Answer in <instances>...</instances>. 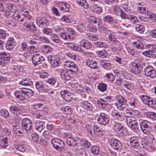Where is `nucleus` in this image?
<instances>
[{
	"label": "nucleus",
	"mask_w": 156,
	"mask_h": 156,
	"mask_svg": "<svg viewBox=\"0 0 156 156\" xmlns=\"http://www.w3.org/2000/svg\"><path fill=\"white\" fill-rule=\"evenodd\" d=\"M146 63L140 59L138 60V62H132L130 64V70L132 73L138 74L142 71L144 66H146Z\"/></svg>",
	"instance_id": "nucleus-1"
},
{
	"label": "nucleus",
	"mask_w": 156,
	"mask_h": 156,
	"mask_svg": "<svg viewBox=\"0 0 156 156\" xmlns=\"http://www.w3.org/2000/svg\"><path fill=\"white\" fill-rule=\"evenodd\" d=\"M53 147L58 151H61L65 147V143L63 141L58 138H53L51 141Z\"/></svg>",
	"instance_id": "nucleus-2"
},
{
	"label": "nucleus",
	"mask_w": 156,
	"mask_h": 156,
	"mask_svg": "<svg viewBox=\"0 0 156 156\" xmlns=\"http://www.w3.org/2000/svg\"><path fill=\"white\" fill-rule=\"evenodd\" d=\"M63 66L66 68H69L68 70L74 74L77 73L79 70L77 65L72 61H66L63 63Z\"/></svg>",
	"instance_id": "nucleus-3"
},
{
	"label": "nucleus",
	"mask_w": 156,
	"mask_h": 156,
	"mask_svg": "<svg viewBox=\"0 0 156 156\" xmlns=\"http://www.w3.org/2000/svg\"><path fill=\"white\" fill-rule=\"evenodd\" d=\"M10 59L9 54L5 52H0V65L2 66L7 67Z\"/></svg>",
	"instance_id": "nucleus-4"
},
{
	"label": "nucleus",
	"mask_w": 156,
	"mask_h": 156,
	"mask_svg": "<svg viewBox=\"0 0 156 156\" xmlns=\"http://www.w3.org/2000/svg\"><path fill=\"white\" fill-rule=\"evenodd\" d=\"M110 117L106 114L101 112L98 115L97 121L98 122L102 125H105L108 124L110 121Z\"/></svg>",
	"instance_id": "nucleus-5"
},
{
	"label": "nucleus",
	"mask_w": 156,
	"mask_h": 156,
	"mask_svg": "<svg viewBox=\"0 0 156 156\" xmlns=\"http://www.w3.org/2000/svg\"><path fill=\"white\" fill-rule=\"evenodd\" d=\"M145 75L151 78H154L156 76V71L152 66L149 65L145 67L144 69Z\"/></svg>",
	"instance_id": "nucleus-6"
},
{
	"label": "nucleus",
	"mask_w": 156,
	"mask_h": 156,
	"mask_svg": "<svg viewBox=\"0 0 156 156\" xmlns=\"http://www.w3.org/2000/svg\"><path fill=\"white\" fill-rule=\"evenodd\" d=\"M31 60L33 65L36 66L41 64L45 59L43 56L40 54L36 53L32 55Z\"/></svg>",
	"instance_id": "nucleus-7"
},
{
	"label": "nucleus",
	"mask_w": 156,
	"mask_h": 156,
	"mask_svg": "<svg viewBox=\"0 0 156 156\" xmlns=\"http://www.w3.org/2000/svg\"><path fill=\"white\" fill-rule=\"evenodd\" d=\"M48 60L54 67L59 66L61 62L59 57L55 55H49L48 57Z\"/></svg>",
	"instance_id": "nucleus-8"
},
{
	"label": "nucleus",
	"mask_w": 156,
	"mask_h": 156,
	"mask_svg": "<svg viewBox=\"0 0 156 156\" xmlns=\"http://www.w3.org/2000/svg\"><path fill=\"white\" fill-rule=\"evenodd\" d=\"M21 126L23 130L26 131L30 130L32 127V122L28 118H24L21 122Z\"/></svg>",
	"instance_id": "nucleus-9"
},
{
	"label": "nucleus",
	"mask_w": 156,
	"mask_h": 156,
	"mask_svg": "<svg viewBox=\"0 0 156 156\" xmlns=\"http://www.w3.org/2000/svg\"><path fill=\"white\" fill-rule=\"evenodd\" d=\"M110 144L112 148L116 151L120 150L122 148L121 142L119 140L114 138L111 139Z\"/></svg>",
	"instance_id": "nucleus-10"
},
{
	"label": "nucleus",
	"mask_w": 156,
	"mask_h": 156,
	"mask_svg": "<svg viewBox=\"0 0 156 156\" xmlns=\"http://www.w3.org/2000/svg\"><path fill=\"white\" fill-rule=\"evenodd\" d=\"M70 134V133H66L67 138L66 142L69 146L76 147L78 145L77 141L74 138L71 136Z\"/></svg>",
	"instance_id": "nucleus-11"
},
{
	"label": "nucleus",
	"mask_w": 156,
	"mask_h": 156,
	"mask_svg": "<svg viewBox=\"0 0 156 156\" xmlns=\"http://www.w3.org/2000/svg\"><path fill=\"white\" fill-rule=\"evenodd\" d=\"M9 72L14 74L15 75H18L23 71V68L20 66H12L8 69Z\"/></svg>",
	"instance_id": "nucleus-12"
},
{
	"label": "nucleus",
	"mask_w": 156,
	"mask_h": 156,
	"mask_svg": "<svg viewBox=\"0 0 156 156\" xmlns=\"http://www.w3.org/2000/svg\"><path fill=\"white\" fill-rule=\"evenodd\" d=\"M35 85L37 90L40 92H46L48 90L46 85L44 84L42 81H36Z\"/></svg>",
	"instance_id": "nucleus-13"
},
{
	"label": "nucleus",
	"mask_w": 156,
	"mask_h": 156,
	"mask_svg": "<svg viewBox=\"0 0 156 156\" xmlns=\"http://www.w3.org/2000/svg\"><path fill=\"white\" fill-rule=\"evenodd\" d=\"M70 71L67 69H61L60 70V76L64 80H69L72 78V74L70 73Z\"/></svg>",
	"instance_id": "nucleus-14"
},
{
	"label": "nucleus",
	"mask_w": 156,
	"mask_h": 156,
	"mask_svg": "<svg viewBox=\"0 0 156 156\" xmlns=\"http://www.w3.org/2000/svg\"><path fill=\"white\" fill-rule=\"evenodd\" d=\"M140 98L142 101L146 105L153 107L154 103V101L149 96L142 95L140 96Z\"/></svg>",
	"instance_id": "nucleus-15"
},
{
	"label": "nucleus",
	"mask_w": 156,
	"mask_h": 156,
	"mask_svg": "<svg viewBox=\"0 0 156 156\" xmlns=\"http://www.w3.org/2000/svg\"><path fill=\"white\" fill-rule=\"evenodd\" d=\"M22 107L18 105H13L9 107V109L11 112L14 115H19L22 111Z\"/></svg>",
	"instance_id": "nucleus-16"
},
{
	"label": "nucleus",
	"mask_w": 156,
	"mask_h": 156,
	"mask_svg": "<svg viewBox=\"0 0 156 156\" xmlns=\"http://www.w3.org/2000/svg\"><path fill=\"white\" fill-rule=\"evenodd\" d=\"M60 94L62 98L67 102L70 101L73 99L71 93L69 90H62L61 91Z\"/></svg>",
	"instance_id": "nucleus-17"
},
{
	"label": "nucleus",
	"mask_w": 156,
	"mask_h": 156,
	"mask_svg": "<svg viewBox=\"0 0 156 156\" xmlns=\"http://www.w3.org/2000/svg\"><path fill=\"white\" fill-rule=\"evenodd\" d=\"M23 26L27 31H29L34 32L37 30L36 26L33 22H25L23 24Z\"/></svg>",
	"instance_id": "nucleus-18"
},
{
	"label": "nucleus",
	"mask_w": 156,
	"mask_h": 156,
	"mask_svg": "<svg viewBox=\"0 0 156 156\" xmlns=\"http://www.w3.org/2000/svg\"><path fill=\"white\" fill-rule=\"evenodd\" d=\"M80 45L81 47L86 49H90L92 46V43L88 40L83 39L80 42Z\"/></svg>",
	"instance_id": "nucleus-19"
},
{
	"label": "nucleus",
	"mask_w": 156,
	"mask_h": 156,
	"mask_svg": "<svg viewBox=\"0 0 156 156\" xmlns=\"http://www.w3.org/2000/svg\"><path fill=\"white\" fill-rule=\"evenodd\" d=\"M36 22L37 25L41 27L46 26L49 24L48 20L46 18L38 17L36 19Z\"/></svg>",
	"instance_id": "nucleus-20"
},
{
	"label": "nucleus",
	"mask_w": 156,
	"mask_h": 156,
	"mask_svg": "<svg viewBox=\"0 0 156 156\" xmlns=\"http://www.w3.org/2000/svg\"><path fill=\"white\" fill-rule=\"evenodd\" d=\"M81 107L86 111H91L93 109L92 104L87 101H83L81 102Z\"/></svg>",
	"instance_id": "nucleus-21"
},
{
	"label": "nucleus",
	"mask_w": 156,
	"mask_h": 156,
	"mask_svg": "<svg viewBox=\"0 0 156 156\" xmlns=\"http://www.w3.org/2000/svg\"><path fill=\"white\" fill-rule=\"evenodd\" d=\"M15 41L14 38L10 37L8 38L5 44V48L7 50L10 51L12 50L15 46Z\"/></svg>",
	"instance_id": "nucleus-22"
},
{
	"label": "nucleus",
	"mask_w": 156,
	"mask_h": 156,
	"mask_svg": "<svg viewBox=\"0 0 156 156\" xmlns=\"http://www.w3.org/2000/svg\"><path fill=\"white\" fill-rule=\"evenodd\" d=\"M86 63L87 66L91 68L98 69L99 68L97 62L91 58L87 59Z\"/></svg>",
	"instance_id": "nucleus-23"
},
{
	"label": "nucleus",
	"mask_w": 156,
	"mask_h": 156,
	"mask_svg": "<svg viewBox=\"0 0 156 156\" xmlns=\"http://www.w3.org/2000/svg\"><path fill=\"white\" fill-rule=\"evenodd\" d=\"M112 115L115 119L119 121H123L125 117L122 113L119 112L118 111L114 110L112 112Z\"/></svg>",
	"instance_id": "nucleus-24"
},
{
	"label": "nucleus",
	"mask_w": 156,
	"mask_h": 156,
	"mask_svg": "<svg viewBox=\"0 0 156 156\" xmlns=\"http://www.w3.org/2000/svg\"><path fill=\"white\" fill-rule=\"evenodd\" d=\"M116 36L115 33L113 32H111L108 35V39L109 41L113 42V44L117 45H119L120 44V42L117 40L116 38Z\"/></svg>",
	"instance_id": "nucleus-25"
},
{
	"label": "nucleus",
	"mask_w": 156,
	"mask_h": 156,
	"mask_svg": "<svg viewBox=\"0 0 156 156\" xmlns=\"http://www.w3.org/2000/svg\"><path fill=\"white\" fill-rule=\"evenodd\" d=\"M16 98L20 100H23L25 99L24 90L20 89L16 91L14 93Z\"/></svg>",
	"instance_id": "nucleus-26"
},
{
	"label": "nucleus",
	"mask_w": 156,
	"mask_h": 156,
	"mask_svg": "<svg viewBox=\"0 0 156 156\" xmlns=\"http://www.w3.org/2000/svg\"><path fill=\"white\" fill-rule=\"evenodd\" d=\"M93 131L95 136H101L103 134V131L99 127L97 123H94L93 125Z\"/></svg>",
	"instance_id": "nucleus-27"
},
{
	"label": "nucleus",
	"mask_w": 156,
	"mask_h": 156,
	"mask_svg": "<svg viewBox=\"0 0 156 156\" xmlns=\"http://www.w3.org/2000/svg\"><path fill=\"white\" fill-rule=\"evenodd\" d=\"M33 108L35 110L40 111L47 112V108L41 103H34L33 105Z\"/></svg>",
	"instance_id": "nucleus-28"
},
{
	"label": "nucleus",
	"mask_w": 156,
	"mask_h": 156,
	"mask_svg": "<svg viewBox=\"0 0 156 156\" xmlns=\"http://www.w3.org/2000/svg\"><path fill=\"white\" fill-rule=\"evenodd\" d=\"M139 139L136 137H132L129 139L130 144V146L135 148L137 147L140 144Z\"/></svg>",
	"instance_id": "nucleus-29"
},
{
	"label": "nucleus",
	"mask_w": 156,
	"mask_h": 156,
	"mask_svg": "<svg viewBox=\"0 0 156 156\" xmlns=\"http://www.w3.org/2000/svg\"><path fill=\"white\" fill-rule=\"evenodd\" d=\"M98 106L102 109H105L108 105V102L104 98H99L97 101Z\"/></svg>",
	"instance_id": "nucleus-30"
},
{
	"label": "nucleus",
	"mask_w": 156,
	"mask_h": 156,
	"mask_svg": "<svg viewBox=\"0 0 156 156\" xmlns=\"http://www.w3.org/2000/svg\"><path fill=\"white\" fill-rule=\"evenodd\" d=\"M121 5L125 11L127 12H132V10L129 6V1L127 0H122Z\"/></svg>",
	"instance_id": "nucleus-31"
},
{
	"label": "nucleus",
	"mask_w": 156,
	"mask_h": 156,
	"mask_svg": "<svg viewBox=\"0 0 156 156\" xmlns=\"http://www.w3.org/2000/svg\"><path fill=\"white\" fill-rule=\"evenodd\" d=\"M33 80L29 78H24L20 81L19 83L24 86H30L33 84Z\"/></svg>",
	"instance_id": "nucleus-32"
},
{
	"label": "nucleus",
	"mask_w": 156,
	"mask_h": 156,
	"mask_svg": "<svg viewBox=\"0 0 156 156\" xmlns=\"http://www.w3.org/2000/svg\"><path fill=\"white\" fill-rule=\"evenodd\" d=\"M127 124L128 126L135 132H137L139 131L140 130L138 127V122L136 120L134 121L133 122H131V123L130 122L127 123Z\"/></svg>",
	"instance_id": "nucleus-33"
},
{
	"label": "nucleus",
	"mask_w": 156,
	"mask_h": 156,
	"mask_svg": "<svg viewBox=\"0 0 156 156\" xmlns=\"http://www.w3.org/2000/svg\"><path fill=\"white\" fill-rule=\"evenodd\" d=\"M111 126L114 128L115 131L118 132L122 130L123 127L119 123L116 122L113 120L111 121Z\"/></svg>",
	"instance_id": "nucleus-34"
},
{
	"label": "nucleus",
	"mask_w": 156,
	"mask_h": 156,
	"mask_svg": "<svg viewBox=\"0 0 156 156\" xmlns=\"http://www.w3.org/2000/svg\"><path fill=\"white\" fill-rule=\"evenodd\" d=\"M45 124V122L42 121H37L35 124V129L38 131L41 132L45 128L44 125Z\"/></svg>",
	"instance_id": "nucleus-35"
},
{
	"label": "nucleus",
	"mask_w": 156,
	"mask_h": 156,
	"mask_svg": "<svg viewBox=\"0 0 156 156\" xmlns=\"http://www.w3.org/2000/svg\"><path fill=\"white\" fill-rule=\"evenodd\" d=\"M101 65L106 70L110 69L112 67V64L109 62L108 61L106 60H103L100 61Z\"/></svg>",
	"instance_id": "nucleus-36"
},
{
	"label": "nucleus",
	"mask_w": 156,
	"mask_h": 156,
	"mask_svg": "<svg viewBox=\"0 0 156 156\" xmlns=\"http://www.w3.org/2000/svg\"><path fill=\"white\" fill-rule=\"evenodd\" d=\"M20 6L18 5H15L13 4H9L8 5V9L9 11L13 13H14L15 11L21 12V9H18Z\"/></svg>",
	"instance_id": "nucleus-37"
},
{
	"label": "nucleus",
	"mask_w": 156,
	"mask_h": 156,
	"mask_svg": "<svg viewBox=\"0 0 156 156\" xmlns=\"http://www.w3.org/2000/svg\"><path fill=\"white\" fill-rule=\"evenodd\" d=\"M8 137H0V146L3 148H6L8 146Z\"/></svg>",
	"instance_id": "nucleus-38"
},
{
	"label": "nucleus",
	"mask_w": 156,
	"mask_h": 156,
	"mask_svg": "<svg viewBox=\"0 0 156 156\" xmlns=\"http://www.w3.org/2000/svg\"><path fill=\"white\" fill-rule=\"evenodd\" d=\"M133 45L134 47L138 49L146 50V45L147 44H144L141 42L137 41L134 42L133 43Z\"/></svg>",
	"instance_id": "nucleus-39"
},
{
	"label": "nucleus",
	"mask_w": 156,
	"mask_h": 156,
	"mask_svg": "<svg viewBox=\"0 0 156 156\" xmlns=\"http://www.w3.org/2000/svg\"><path fill=\"white\" fill-rule=\"evenodd\" d=\"M80 144L83 147L86 149H89L91 146L90 143L84 138L80 140Z\"/></svg>",
	"instance_id": "nucleus-40"
},
{
	"label": "nucleus",
	"mask_w": 156,
	"mask_h": 156,
	"mask_svg": "<svg viewBox=\"0 0 156 156\" xmlns=\"http://www.w3.org/2000/svg\"><path fill=\"white\" fill-rule=\"evenodd\" d=\"M60 5L61 6H59V9L65 12H68L70 6L69 4L64 2H61Z\"/></svg>",
	"instance_id": "nucleus-41"
},
{
	"label": "nucleus",
	"mask_w": 156,
	"mask_h": 156,
	"mask_svg": "<svg viewBox=\"0 0 156 156\" xmlns=\"http://www.w3.org/2000/svg\"><path fill=\"white\" fill-rule=\"evenodd\" d=\"M94 44L96 47L100 48H106L108 47V45L106 43L100 41L94 42Z\"/></svg>",
	"instance_id": "nucleus-42"
},
{
	"label": "nucleus",
	"mask_w": 156,
	"mask_h": 156,
	"mask_svg": "<svg viewBox=\"0 0 156 156\" xmlns=\"http://www.w3.org/2000/svg\"><path fill=\"white\" fill-rule=\"evenodd\" d=\"M141 130L144 133L148 135H149L151 138L152 137V140L154 139V137L153 136V135L150 134V133L151 131V129L150 127L147 126L141 129Z\"/></svg>",
	"instance_id": "nucleus-43"
},
{
	"label": "nucleus",
	"mask_w": 156,
	"mask_h": 156,
	"mask_svg": "<svg viewBox=\"0 0 156 156\" xmlns=\"http://www.w3.org/2000/svg\"><path fill=\"white\" fill-rule=\"evenodd\" d=\"M103 21L108 23V24H111L114 22V18L110 15H106L103 18Z\"/></svg>",
	"instance_id": "nucleus-44"
},
{
	"label": "nucleus",
	"mask_w": 156,
	"mask_h": 156,
	"mask_svg": "<svg viewBox=\"0 0 156 156\" xmlns=\"http://www.w3.org/2000/svg\"><path fill=\"white\" fill-rule=\"evenodd\" d=\"M75 152L77 156H86V151L80 147H78L76 148Z\"/></svg>",
	"instance_id": "nucleus-45"
},
{
	"label": "nucleus",
	"mask_w": 156,
	"mask_h": 156,
	"mask_svg": "<svg viewBox=\"0 0 156 156\" xmlns=\"http://www.w3.org/2000/svg\"><path fill=\"white\" fill-rule=\"evenodd\" d=\"M115 105L116 106L117 108L120 111H125L127 109V102L121 104H118L116 102L115 103Z\"/></svg>",
	"instance_id": "nucleus-46"
},
{
	"label": "nucleus",
	"mask_w": 156,
	"mask_h": 156,
	"mask_svg": "<svg viewBox=\"0 0 156 156\" xmlns=\"http://www.w3.org/2000/svg\"><path fill=\"white\" fill-rule=\"evenodd\" d=\"M14 146L16 149L22 152H24L27 149L26 145L24 144H16Z\"/></svg>",
	"instance_id": "nucleus-47"
},
{
	"label": "nucleus",
	"mask_w": 156,
	"mask_h": 156,
	"mask_svg": "<svg viewBox=\"0 0 156 156\" xmlns=\"http://www.w3.org/2000/svg\"><path fill=\"white\" fill-rule=\"evenodd\" d=\"M46 112L44 111L36 112L33 113V116L35 118L43 119L44 118V115Z\"/></svg>",
	"instance_id": "nucleus-48"
},
{
	"label": "nucleus",
	"mask_w": 156,
	"mask_h": 156,
	"mask_svg": "<svg viewBox=\"0 0 156 156\" xmlns=\"http://www.w3.org/2000/svg\"><path fill=\"white\" fill-rule=\"evenodd\" d=\"M145 47L146 50L148 49L149 51L151 52V54L152 55L154 54L156 47L155 45L153 44H147Z\"/></svg>",
	"instance_id": "nucleus-49"
},
{
	"label": "nucleus",
	"mask_w": 156,
	"mask_h": 156,
	"mask_svg": "<svg viewBox=\"0 0 156 156\" xmlns=\"http://www.w3.org/2000/svg\"><path fill=\"white\" fill-rule=\"evenodd\" d=\"M115 98L118 102V104L120 105L121 104L127 102V100L126 99L122 96L116 95L115 96Z\"/></svg>",
	"instance_id": "nucleus-50"
},
{
	"label": "nucleus",
	"mask_w": 156,
	"mask_h": 156,
	"mask_svg": "<svg viewBox=\"0 0 156 156\" xmlns=\"http://www.w3.org/2000/svg\"><path fill=\"white\" fill-rule=\"evenodd\" d=\"M122 83L123 84L122 85H123L125 87L129 90H132L133 87V85L132 83L130 82L125 80V81H123Z\"/></svg>",
	"instance_id": "nucleus-51"
},
{
	"label": "nucleus",
	"mask_w": 156,
	"mask_h": 156,
	"mask_svg": "<svg viewBox=\"0 0 156 156\" xmlns=\"http://www.w3.org/2000/svg\"><path fill=\"white\" fill-rule=\"evenodd\" d=\"M97 87L98 89L102 92L105 91L107 90V85L105 83H100Z\"/></svg>",
	"instance_id": "nucleus-52"
},
{
	"label": "nucleus",
	"mask_w": 156,
	"mask_h": 156,
	"mask_svg": "<svg viewBox=\"0 0 156 156\" xmlns=\"http://www.w3.org/2000/svg\"><path fill=\"white\" fill-rule=\"evenodd\" d=\"M90 20L91 22L94 24H97L98 25H101L102 23V20L101 19L96 18L94 16H91Z\"/></svg>",
	"instance_id": "nucleus-53"
},
{
	"label": "nucleus",
	"mask_w": 156,
	"mask_h": 156,
	"mask_svg": "<svg viewBox=\"0 0 156 156\" xmlns=\"http://www.w3.org/2000/svg\"><path fill=\"white\" fill-rule=\"evenodd\" d=\"M112 9L113 10V14L117 16L119 15L120 12H121V9L119 6L116 5H115L112 6Z\"/></svg>",
	"instance_id": "nucleus-54"
},
{
	"label": "nucleus",
	"mask_w": 156,
	"mask_h": 156,
	"mask_svg": "<svg viewBox=\"0 0 156 156\" xmlns=\"http://www.w3.org/2000/svg\"><path fill=\"white\" fill-rule=\"evenodd\" d=\"M91 153L94 155L98 154L100 152V148L99 147L96 145L93 146L90 149Z\"/></svg>",
	"instance_id": "nucleus-55"
},
{
	"label": "nucleus",
	"mask_w": 156,
	"mask_h": 156,
	"mask_svg": "<svg viewBox=\"0 0 156 156\" xmlns=\"http://www.w3.org/2000/svg\"><path fill=\"white\" fill-rule=\"evenodd\" d=\"M135 29L137 32L140 34L143 33L145 31L144 26L140 24L136 25Z\"/></svg>",
	"instance_id": "nucleus-56"
},
{
	"label": "nucleus",
	"mask_w": 156,
	"mask_h": 156,
	"mask_svg": "<svg viewBox=\"0 0 156 156\" xmlns=\"http://www.w3.org/2000/svg\"><path fill=\"white\" fill-rule=\"evenodd\" d=\"M139 122L141 129L144 128L145 127L149 126L148 124V122L147 120L140 119L139 120Z\"/></svg>",
	"instance_id": "nucleus-57"
},
{
	"label": "nucleus",
	"mask_w": 156,
	"mask_h": 156,
	"mask_svg": "<svg viewBox=\"0 0 156 156\" xmlns=\"http://www.w3.org/2000/svg\"><path fill=\"white\" fill-rule=\"evenodd\" d=\"M147 117L153 121L156 120V113L153 112H149L146 113Z\"/></svg>",
	"instance_id": "nucleus-58"
},
{
	"label": "nucleus",
	"mask_w": 156,
	"mask_h": 156,
	"mask_svg": "<svg viewBox=\"0 0 156 156\" xmlns=\"http://www.w3.org/2000/svg\"><path fill=\"white\" fill-rule=\"evenodd\" d=\"M104 77L108 81L113 82L115 80V76L114 75L111 73H106Z\"/></svg>",
	"instance_id": "nucleus-59"
},
{
	"label": "nucleus",
	"mask_w": 156,
	"mask_h": 156,
	"mask_svg": "<svg viewBox=\"0 0 156 156\" xmlns=\"http://www.w3.org/2000/svg\"><path fill=\"white\" fill-rule=\"evenodd\" d=\"M24 92L26 98H30L33 96L34 94V91L31 90L30 89H24Z\"/></svg>",
	"instance_id": "nucleus-60"
},
{
	"label": "nucleus",
	"mask_w": 156,
	"mask_h": 156,
	"mask_svg": "<svg viewBox=\"0 0 156 156\" xmlns=\"http://www.w3.org/2000/svg\"><path fill=\"white\" fill-rule=\"evenodd\" d=\"M97 53L98 56L102 58H105L108 55V52L105 50L98 51H97Z\"/></svg>",
	"instance_id": "nucleus-61"
},
{
	"label": "nucleus",
	"mask_w": 156,
	"mask_h": 156,
	"mask_svg": "<svg viewBox=\"0 0 156 156\" xmlns=\"http://www.w3.org/2000/svg\"><path fill=\"white\" fill-rule=\"evenodd\" d=\"M59 35L62 39L64 40L69 41L71 40L70 37L69 36V35L67 31L61 33Z\"/></svg>",
	"instance_id": "nucleus-62"
},
{
	"label": "nucleus",
	"mask_w": 156,
	"mask_h": 156,
	"mask_svg": "<svg viewBox=\"0 0 156 156\" xmlns=\"http://www.w3.org/2000/svg\"><path fill=\"white\" fill-rule=\"evenodd\" d=\"M0 113L1 116L5 118H8L9 117V113L6 109H1L0 110Z\"/></svg>",
	"instance_id": "nucleus-63"
},
{
	"label": "nucleus",
	"mask_w": 156,
	"mask_h": 156,
	"mask_svg": "<svg viewBox=\"0 0 156 156\" xmlns=\"http://www.w3.org/2000/svg\"><path fill=\"white\" fill-rule=\"evenodd\" d=\"M56 80L54 77H52L46 80L45 82L48 83L51 86L55 85Z\"/></svg>",
	"instance_id": "nucleus-64"
}]
</instances>
